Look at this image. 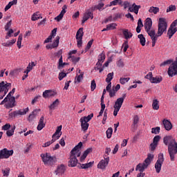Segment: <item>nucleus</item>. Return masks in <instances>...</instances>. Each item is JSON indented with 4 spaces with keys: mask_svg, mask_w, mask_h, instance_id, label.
I'll list each match as a JSON object with an SVG mask.
<instances>
[{
    "mask_svg": "<svg viewBox=\"0 0 177 177\" xmlns=\"http://www.w3.org/2000/svg\"><path fill=\"white\" fill-rule=\"evenodd\" d=\"M66 12H67V6L64 5L62 6V10L61 12L59 13V15L58 16H57L55 18V20H56L57 21H60V20H62V19H63L64 15H66Z\"/></svg>",
    "mask_w": 177,
    "mask_h": 177,
    "instance_id": "obj_16",
    "label": "nucleus"
},
{
    "mask_svg": "<svg viewBox=\"0 0 177 177\" xmlns=\"http://www.w3.org/2000/svg\"><path fill=\"white\" fill-rule=\"evenodd\" d=\"M152 109L153 110H159L160 109V101L157 99H154L152 101Z\"/></svg>",
    "mask_w": 177,
    "mask_h": 177,
    "instance_id": "obj_27",
    "label": "nucleus"
},
{
    "mask_svg": "<svg viewBox=\"0 0 177 177\" xmlns=\"http://www.w3.org/2000/svg\"><path fill=\"white\" fill-rule=\"evenodd\" d=\"M149 13H152L153 15H157L160 12V8L158 7L151 6L148 10Z\"/></svg>",
    "mask_w": 177,
    "mask_h": 177,
    "instance_id": "obj_30",
    "label": "nucleus"
},
{
    "mask_svg": "<svg viewBox=\"0 0 177 177\" xmlns=\"http://www.w3.org/2000/svg\"><path fill=\"white\" fill-rule=\"evenodd\" d=\"M142 6L136 5V3H133L132 6H131L129 8V12H131L135 13L136 15H138L139 13V9H140Z\"/></svg>",
    "mask_w": 177,
    "mask_h": 177,
    "instance_id": "obj_20",
    "label": "nucleus"
},
{
    "mask_svg": "<svg viewBox=\"0 0 177 177\" xmlns=\"http://www.w3.org/2000/svg\"><path fill=\"white\" fill-rule=\"evenodd\" d=\"M123 48V52H127L128 50V48H129V46L128 45V41H125L122 44Z\"/></svg>",
    "mask_w": 177,
    "mask_h": 177,
    "instance_id": "obj_55",
    "label": "nucleus"
},
{
    "mask_svg": "<svg viewBox=\"0 0 177 177\" xmlns=\"http://www.w3.org/2000/svg\"><path fill=\"white\" fill-rule=\"evenodd\" d=\"M15 129H16V126H14L11 129H8L6 131V135L7 136H8L9 138H10V136H13V135H15Z\"/></svg>",
    "mask_w": 177,
    "mask_h": 177,
    "instance_id": "obj_40",
    "label": "nucleus"
},
{
    "mask_svg": "<svg viewBox=\"0 0 177 177\" xmlns=\"http://www.w3.org/2000/svg\"><path fill=\"white\" fill-rule=\"evenodd\" d=\"M108 27V30L110 31V30H115L117 28V24L112 23L111 24L106 25Z\"/></svg>",
    "mask_w": 177,
    "mask_h": 177,
    "instance_id": "obj_49",
    "label": "nucleus"
},
{
    "mask_svg": "<svg viewBox=\"0 0 177 177\" xmlns=\"http://www.w3.org/2000/svg\"><path fill=\"white\" fill-rule=\"evenodd\" d=\"M161 81H162V77L161 76H156L155 77H153L151 80V84H160Z\"/></svg>",
    "mask_w": 177,
    "mask_h": 177,
    "instance_id": "obj_31",
    "label": "nucleus"
},
{
    "mask_svg": "<svg viewBox=\"0 0 177 177\" xmlns=\"http://www.w3.org/2000/svg\"><path fill=\"white\" fill-rule=\"evenodd\" d=\"M142 27H143V23L142 22V19H139L138 21V26L136 28V32L139 34L142 30Z\"/></svg>",
    "mask_w": 177,
    "mask_h": 177,
    "instance_id": "obj_35",
    "label": "nucleus"
},
{
    "mask_svg": "<svg viewBox=\"0 0 177 177\" xmlns=\"http://www.w3.org/2000/svg\"><path fill=\"white\" fill-rule=\"evenodd\" d=\"M122 34L125 39H131V37H133L132 32H131L128 29H125L122 31Z\"/></svg>",
    "mask_w": 177,
    "mask_h": 177,
    "instance_id": "obj_26",
    "label": "nucleus"
},
{
    "mask_svg": "<svg viewBox=\"0 0 177 177\" xmlns=\"http://www.w3.org/2000/svg\"><path fill=\"white\" fill-rule=\"evenodd\" d=\"M118 67L122 68L125 66V64H124V60L122 59H119L116 63Z\"/></svg>",
    "mask_w": 177,
    "mask_h": 177,
    "instance_id": "obj_53",
    "label": "nucleus"
},
{
    "mask_svg": "<svg viewBox=\"0 0 177 177\" xmlns=\"http://www.w3.org/2000/svg\"><path fill=\"white\" fill-rule=\"evenodd\" d=\"M13 149L8 150V149L4 148L0 150V156L1 157V160L9 158V157L13 156Z\"/></svg>",
    "mask_w": 177,
    "mask_h": 177,
    "instance_id": "obj_13",
    "label": "nucleus"
},
{
    "mask_svg": "<svg viewBox=\"0 0 177 177\" xmlns=\"http://www.w3.org/2000/svg\"><path fill=\"white\" fill-rule=\"evenodd\" d=\"M109 162H110V157L104 155V159L99 162L97 167L98 169H106L107 165H109Z\"/></svg>",
    "mask_w": 177,
    "mask_h": 177,
    "instance_id": "obj_12",
    "label": "nucleus"
},
{
    "mask_svg": "<svg viewBox=\"0 0 177 177\" xmlns=\"http://www.w3.org/2000/svg\"><path fill=\"white\" fill-rule=\"evenodd\" d=\"M57 93L55 91H53L52 90H46L43 93V97L45 99H48V97H52L53 96H56Z\"/></svg>",
    "mask_w": 177,
    "mask_h": 177,
    "instance_id": "obj_19",
    "label": "nucleus"
},
{
    "mask_svg": "<svg viewBox=\"0 0 177 177\" xmlns=\"http://www.w3.org/2000/svg\"><path fill=\"white\" fill-rule=\"evenodd\" d=\"M162 124L164 125V127L166 129V131H171V129H172L173 128L172 123L169 120L164 119L162 120Z\"/></svg>",
    "mask_w": 177,
    "mask_h": 177,
    "instance_id": "obj_21",
    "label": "nucleus"
},
{
    "mask_svg": "<svg viewBox=\"0 0 177 177\" xmlns=\"http://www.w3.org/2000/svg\"><path fill=\"white\" fill-rule=\"evenodd\" d=\"M41 158L44 165H53L56 162V158L50 156L48 153H41Z\"/></svg>",
    "mask_w": 177,
    "mask_h": 177,
    "instance_id": "obj_9",
    "label": "nucleus"
},
{
    "mask_svg": "<svg viewBox=\"0 0 177 177\" xmlns=\"http://www.w3.org/2000/svg\"><path fill=\"white\" fill-rule=\"evenodd\" d=\"M82 37H84V28H80L76 33V39L78 48L82 46Z\"/></svg>",
    "mask_w": 177,
    "mask_h": 177,
    "instance_id": "obj_14",
    "label": "nucleus"
},
{
    "mask_svg": "<svg viewBox=\"0 0 177 177\" xmlns=\"http://www.w3.org/2000/svg\"><path fill=\"white\" fill-rule=\"evenodd\" d=\"M106 138L108 139H110L111 138V136L113 135V128L109 127L106 131Z\"/></svg>",
    "mask_w": 177,
    "mask_h": 177,
    "instance_id": "obj_45",
    "label": "nucleus"
},
{
    "mask_svg": "<svg viewBox=\"0 0 177 177\" xmlns=\"http://www.w3.org/2000/svg\"><path fill=\"white\" fill-rule=\"evenodd\" d=\"M28 107L24 109H20L19 111H17V115H26L27 113H28Z\"/></svg>",
    "mask_w": 177,
    "mask_h": 177,
    "instance_id": "obj_36",
    "label": "nucleus"
},
{
    "mask_svg": "<svg viewBox=\"0 0 177 177\" xmlns=\"http://www.w3.org/2000/svg\"><path fill=\"white\" fill-rule=\"evenodd\" d=\"M17 111H15L12 112L9 111L8 117L9 118H15V117H17Z\"/></svg>",
    "mask_w": 177,
    "mask_h": 177,
    "instance_id": "obj_52",
    "label": "nucleus"
},
{
    "mask_svg": "<svg viewBox=\"0 0 177 177\" xmlns=\"http://www.w3.org/2000/svg\"><path fill=\"white\" fill-rule=\"evenodd\" d=\"M104 60H106V54H104V52H102L98 56V62H101L102 63H103Z\"/></svg>",
    "mask_w": 177,
    "mask_h": 177,
    "instance_id": "obj_43",
    "label": "nucleus"
},
{
    "mask_svg": "<svg viewBox=\"0 0 177 177\" xmlns=\"http://www.w3.org/2000/svg\"><path fill=\"white\" fill-rule=\"evenodd\" d=\"M103 65V62H100V61H97V64H96V66L95 67V70H99L100 73H102V71H103L104 70V67L102 66Z\"/></svg>",
    "mask_w": 177,
    "mask_h": 177,
    "instance_id": "obj_34",
    "label": "nucleus"
},
{
    "mask_svg": "<svg viewBox=\"0 0 177 177\" xmlns=\"http://www.w3.org/2000/svg\"><path fill=\"white\" fill-rule=\"evenodd\" d=\"M93 118V113L88 115V116L82 117L80 120L81 122L82 130L85 132L88 131V128H89V122Z\"/></svg>",
    "mask_w": 177,
    "mask_h": 177,
    "instance_id": "obj_7",
    "label": "nucleus"
},
{
    "mask_svg": "<svg viewBox=\"0 0 177 177\" xmlns=\"http://www.w3.org/2000/svg\"><path fill=\"white\" fill-rule=\"evenodd\" d=\"M45 120V118L44 116H41L39 119V124L37 125V131H42L44 128H45V122H44V120Z\"/></svg>",
    "mask_w": 177,
    "mask_h": 177,
    "instance_id": "obj_22",
    "label": "nucleus"
},
{
    "mask_svg": "<svg viewBox=\"0 0 177 177\" xmlns=\"http://www.w3.org/2000/svg\"><path fill=\"white\" fill-rule=\"evenodd\" d=\"M33 67H35V64L34 62H32L31 63H29L26 69L30 70L31 71V70H32Z\"/></svg>",
    "mask_w": 177,
    "mask_h": 177,
    "instance_id": "obj_62",
    "label": "nucleus"
},
{
    "mask_svg": "<svg viewBox=\"0 0 177 177\" xmlns=\"http://www.w3.org/2000/svg\"><path fill=\"white\" fill-rule=\"evenodd\" d=\"M52 143H55V140H51V141H48L43 144L42 147H49L52 145Z\"/></svg>",
    "mask_w": 177,
    "mask_h": 177,
    "instance_id": "obj_60",
    "label": "nucleus"
},
{
    "mask_svg": "<svg viewBox=\"0 0 177 177\" xmlns=\"http://www.w3.org/2000/svg\"><path fill=\"white\" fill-rule=\"evenodd\" d=\"M21 41H23V35H19L17 42V45L19 49L21 48Z\"/></svg>",
    "mask_w": 177,
    "mask_h": 177,
    "instance_id": "obj_44",
    "label": "nucleus"
},
{
    "mask_svg": "<svg viewBox=\"0 0 177 177\" xmlns=\"http://www.w3.org/2000/svg\"><path fill=\"white\" fill-rule=\"evenodd\" d=\"M13 32L14 31L12 30V29H8V32L6 35V39H9L10 37H12V34H13Z\"/></svg>",
    "mask_w": 177,
    "mask_h": 177,
    "instance_id": "obj_54",
    "label": "nucleus"
},
{
    "mask_svg": "<svg viewBox=\"0 0 177 177\" xmlns=\"http://www.w3.org/2000/svg\"><path fill=\"white\" fill-rule=\"evenodd\" d=\"M164 164V153H159L158 156V160L155 163V169L156 174H160L161 172V167Z\"/></svg>",
    "mask_w": 177,
    "mask_h": 177,
    "instance_id": "obj_11",
    "label": "nucleus"
},
{
    "mask_svg": "<svg viewBox=\"0 0 177 177\" xmlns=\"http://www.w3.org/2000/svg\"><path fill=\"white\" fill-rule=\"evenodd\" d=\"M39 111H41V109H35L32 113H30L29 115V117H28V120L29 121H31L32 120H34V118H35V117H37V115H38Z\"/></svg>",
    "mask_w": 177,
    "mask_h": 177,
    "instance_id": "obj_24",
    "label": "nucleus"
},
{
    "mask_svg": "<svg viewBox=\"0 0 177 177\" xmlns=\"http://www.w3.org/2000/svg\"><path fill=\"white\" fill-rule=\"evenodd\" d=\"M93 165V162H90L86 164H82L81 165V169H88V168H91Z\"/></svg>",
    "mask_w": 177,
    "mask_h": 177,
    "instance_id": "obj_41",
    "label": "nucleus"
},
{
    "mask_svg": "<svg viewBox=\"0 0 177 177\" xmlns=\"http://www.w3.org/2000/svg\"><path fill=\"white\" fill-rule=\"evenodd\" d=\"M60 136H62V133H57V134L55 135V133L52 136L53 138L52 140H54V142H56V140H57V139H59Z\"/></svg>",
    "mask_w": 177,
    "mask_h": 177,
    "instance_id": "obj_59",
    "label": "nucleus"
},
{
    "mask_svg": "<svg viewBox=\"0 0 177 177\" xmlns=\"http://www.w3.org/2000/svg\"><path fill=\"white\" fill-rule=\"evenodd\" d=\"M139 122V115H134L133 117V125H138V123Z\"/></svg>",
    "mask_w": 177,
    "mask_h": 177,
    "instance_id": "obj_46",
    "label": "nucleus"
},
{
    "mask_svg": "<svg viewBox=\"0 0 177 177\" xmlns=\"http://www.w3.org/2000/svg\"><path fill=\"white\" fill-rule=\"evenodd\" d=\"M66 77H67V73L64 72H61L59 73L58 78L59 81H62V80H63V78H66Z\"/></svg>",
    "mask_w": 177,
    "mask_h": 177,
    "instance_id": "obj_58",
    "label": "nucleus"
},
{
    "mask_svg": "<svg viewBox=\"0 0 177 177\" xmlns=\"http://www.w3.org/2000/svg\"><path fill=\"white\" fill-rule=\"evenodd\" d=\"M77 71L79 73L80 75H78V73H77L76 76L75 77V83L77 84L81 82L82 80H84V72L81 73V69L77 68Z\"/></svg>",
    "mask_w": 177,
    "mask_h": 177,
    "instance_id": "obj_17",
    "label": "nucleus"
},
{
    "mask_svg": "<svg viewBox=\"0 0 177 177\" xmlns=\"http://www.w3.org/2000/svg\"><path fill=\"white\" fill-rule=\"evenodd\" d=\"M11 26H12V20L7 22V24H6V26L4 27L6 31H8V30H9Z\"/></svg>",
    "mask_w": 177,
    "mask_h": 177,
    "instance_id": "obj_63",
    "label": "nucleus"
},
{
    "mask_svg": "<svg viewBox=\"0 0 177 177\" xmlns=\"http://www.w3.org/2000/svg\"><path fill=\"white\" fill-rule=\"evenodd\" d=\"M125 97H127V94H124L122 97L118 98L115 102V104L113 106V115L115 117H117L118 111H120V109H121V107H122V104L124 103V100H125Z\"/></svg>",
    "mask_w": 177,
    "mask_h": 177,
    "instance_id": "obj_8",
    "label": "nucleus"
},
{
    "mask_svg": "<svg viewBox=\"0 0 177 177\" xmlns=\"http://www.w3.org/2000/svg\"><path fill=\"white\" fill-rule=\"evenodd\" d=\"M114 78V73H110L107 75L106 78L105 80L106 82H111V80Z\"/></svg>",
    "mask_w": 177,
    "mask_h": 177,
    "instance_id": "obj_42",
    "label": "nucleus"
},
{
    "mask_svg": "<svg viewBox=\"0 0 177 177\" xmlns=\"http://www.w3.org/2000/svg\"><path fill=\"white\" fill-rule=\"evenodd\" d=\"M89 19H91V20L93 19V12L86 10V11L84 13L82 23L84 24L86 21H88Z\"/></svg>",
    "mask_w": 177,
    "mask_h": 177,
    "instance_id": "obj_15",
    "label": "nucleus"
},
{
    "mask_svg": "<svg viewBox=\"0 0 177 177\" xmlns=\"http://www.w3.org/2000/svg\"><path fill=\"white\" fill-rule=\"evenodd\" d=\"M153 158H154V155L149 153L147 155V158L144 160V162L142 163H139L136 166V171H139V172H145V169H147V167L150 165V164H151Z\"/></svg>",
    "mask_w": 177,
    "mask_h": 177,
    "instance_id": "obj_4",
    "label": "nucleus"
},
{
    "mask_svg": "<svg viewBox=\"0 0 177 177\" xmlns=\"http://www.w3.org/2000/svg\"><path fill=\"white\" fill-rule=\"evenodd\" d=\"M108 92L109 93L110 97H114V96H115V93H117V91L114 90V87H113L112 89L109 90Z\"/></svg>",
    "mask_w": 177,
    "mask_h": 177,
    "instance_id": "obj_56",
    "label": "nucleus"
},
{
    "mask_svg": "<svg viewBox=\"0 0 177 177\" xmlns=\"http://www.w3.org/2000/svg\"><path fill=\"white\" fill-rule=\"evenodd\" d=\"M64 172H66V165H64V164L58 165L57 169L55 170V174L63 175Z\"/></svg>",
    "mask_w": 177,
    "mask_h": 177,
    "instance_id": "obj_18",
    "label": "nucleus"
},
{
    "mask_svg": "<svg viewBox=\"0 0 177 177\" xmlns=\"http://www.w3.org/2000/svg\"><path fill=\"white\" fill-rule=\"evenodd\" d=\"M3 131H8L10 129V124H6L2 127Z\"/></svg>",
    "mask_w": 177,
    "mask_h": 177,
    "instance_id": "obj_64",
    "label": "nucleus"
},
{
    "mask_svg": "<svg viewBox=\"0 0 177 177\" xmlns=\"http://www.w3.org/2000/svg\"><path fill=\"white\" fill-rule=\"evenodd\" d=\"M82 147V142H80L71 151V156L68 160V167H71V168L77 167V164H78V160L77 159V157H80L81 156Z\"/></svg>",
    "mask_w": 177,
    "mask_h": 177,
    "instance_id": "obj_2",
    "label": "nucleus"
},
{
    "mask_svg": "<svg viewBox=\"0 0 177 177\" xmlns=\"http://www.w3.org/2000/svg\"><path fill=\"white\" fill-rule=\"evenodd\" d=\"M13 5H17V0H12V1H10L8 3V5L6 6L4 8L5 12H7V10H9V9H10V8L13 6Z\"/></svg>",
    "mask_w": 177,
    "mask_h": 177,
    "instance_id": "obj_32",
    "label": "nucleus"
},
{
    "mask_svg": "<svg viewBox=\"0 0 177 177\" xmlns=\"http://www.w3.org/2000/svg\"><path fill=\"white\" fill-rule=\"evenodd\" d=\"M138 38L140 39V43L142 45V46H145L146 45V38H145V36H143L142 34L138 35Z\"/></svg>",
    "mask_w": 177,
    "mask_h": 177,
    "instance_id": "obj_38",
    "label": "nucleus"
},
{
    "mask_svg": "<svg viewBox=\"0 0 177 177\" xmlns=\"http://www.w3.org/2000/svg\"><path fill=\"white\" fill-rule=\"evenodd\" d=\"M152 26L153 21L151 19V18H147L145 20L144 27L145 28V31L151 37L152 41V47L154 48V46H156V43L157 42V36L156 35V30L151 28Z\"/></svg>",
    "mask_w": 177,
    "mask_h": 177,
    "instance_id": "obj_3",
    "label": "nucleus"
},
{
    "mask_svg": "<svg viewBox=\"0 0 177 177\" xmlns=\"http://www.w3.org/2000/svg\"><path fill=\"white\" fill-rule=\"evenodd\" d=\"M39 19H42V15H41L39 12H35L31 17L32 21H37V20H39Z\"/></svg>",
    "mask_w": 177,
    "mask_h": 177,
    "instance_id": "obj_28",
    "label": "nucleus"
},
{
    "mask_svg": "<svg viewBox=\"0 0 177 177\" xmlns=\"http://www.w3.org/2000/svg\"><path fill=\"white\" fill-rule=\"evenodd\" d=\"M161 139V136H156L153 139V143H155L156 145H158V142H160Z\"/></svg>",
    "mask_w": 177,
    "mask_h": 177,
    "instance_id": "obj_57",
    "label": "nucleus"
},
{
    "mask_svg": "<svg viewBox=\"0 0 177 177\" xmlns=\"http://www.w3.org/2000/svg\"><path fill=\"white\" fill-rule=\"evenodd\" d=\"M89 153H92V148H88L86 151H84L83 156L80 157V162H83L84 160L88 157V154Z\"/></svg>",
    "mask_w": 177,
    "mask_h": 177,
    "instance_id": "obj_23",
    "label": "nucleus"
},
{
    "mask_svg": "<svg viewBox=\"0 0 177 177\" xmlns=\"http://www.w3.org/2000/svg\"><path fill=\"white\" fill-rule=\"evenodd\" d=\"M163 143L168 146V152L171 161H175V156L177 154V142L172 136H166L163 138Z\"/></svg>",
    "mask_w": 177,
    "mask_h": 177,
    "instance_id": "obj_1",
    "label": "nucleus"
},
{
    "mask_svg": "<svg viewBox=\"0 0 177 177\" xmlns=\"http://www.w3.org/2000/svg\"><path fill=\"white\" fill-rule=\"evenodd\" d=\"M0 104H5L6 109H13L16 106V98L15 97H10L6 100L4 98Z\"/></svg>",
    "mask_w": 177,
    "mask_h": 177,
    "instance_id": "obj_10",
    "label": "nucleus"
},
{
    "mask_svg": "<svg viewBox=\"0 0 177 177\" xmlns=\"http://www.w3.org/2000/svg\"><path fill=\"white\" fill-rule=\"evenodd\" d=\"M3 176H9V173L10 172V169L7 167L6 169H3L2 170Z\"/></svg>",
    "mask_w": 177,
    "mask_h": 177,
    "instance_id": "obj_50",
    "label": "nucleus"
},
{
    "mask_svg": "<svg viewBox=\"0 0 177 177\" xmlns=\"http://www.w3.org/2000/svg\"><path fill=\"white\" fill-rule=\"evenodd\" d=\"M116 5H122V0H113L110 2L109 6H115Z\"/></svg>",
    "mask_w": 177,
    "mask_h": 177,
    "instance_id": "obj_39",
    "label": "nucleus"
},
{
    "mask_svg": "<svg viewBox=\"0 0 177 177\" xmlns=\"http://www.w3.org/2000/svg\"><path fill=\"white\" fill-rule=\"evenodd\" d=\"M176 10V6L175 5H171L167 9V13H169V12H175Z\"/></svg>",
    "mask_w": 177,
    "mask_h": 177,
    "instance_id": "obj_51",
    "label": "nucleus"
},
{
    "mask_svg": "<svg viewBox=\"0 0 177 177\" xmlns=\"http://www.w3.org/2000/svg\"><path fill=\"white\" fill-rule=\"evenodd\" d=\"M160 127H153L151 129V133H153L154 135H158V133H160Z\"/></svg>",
    "mask_w": 177,
    "mask_h": 177,
    "instance_id": "obj_47",
    "label": "nucleus"
},
{
    "mask_svg": "<svg viewBox=\"0 0 177 177\" xmlns=\"http://www.w3.org/2000/svg\"><path fill=\"white\" fill-rule=\"evenodd\" d=\"M168 28V24H167V19L165 18H159L158 24V32L156 34L157 37V39H158V37H161L167 31V28Z\"/></svg>",
    "mask_w": 177,
    "mask_h": 177,
    "instance_id": "obj_5",
    "label": "nucleus"
},
{
    "mask_svg": "<svg viewBox=\"0 0 177 177\" xmlns=\"http://www.w3.org/2000/svg\"><path fill=\"white\" fill-rule=\"evenodd\" d=\"M91 89L92 92H93V91H95V89H96V82H95V80H93L91 81Z\"/></svg>",
    "mask_w": 177,
    "mask_h": 177,
    "instance_id": "obj_61",
    "label": "nucleus"
},
{
    "mask_svg": "<svg viewBox=\"0 0 177 177\" xmlns=\"http://www.w3.org/2000/svg\"><path fill=\"white\" fill-rule=\"evenodd\" d=\"M130 80L131 78L129 77H120V83L122 84V85H124L127 84V82H128V81H129Z\"/></svg>",
    "mask_w": 177,
    "mask_h": 177,
    "instance_id": "obj_48",
    "label": "nucleus"
},
{
    "mask_svg": "<svg viewBox=\"0 0 177 177\" xmlns=\"http://www.w3.org/2000/svg\"><path fill=\"white\" fill-rule=\"evenodd\" d=\"M68 64V63L63 62V56H61L59 59L57 68L61 70V68H63L64 66H67Z\"/></svg>",
    "mask_w": 177,
    "mask_h": 177,
    "instance_id": "obj_29",
    "label": "nucleus"
},
{
    "mask_svg": "<svg viewBox=\"0 0 177 177\" xmlns=\"http://www.w3.org/2000/svg\"><path fill=\"white\" fill-rule=\"evenodd\" d=\"M10 86H12V84L8 82L3 81L0 82V100H2L6 96Z\"/></svg>",
    "mask_w": 177,
    "mask_h": 177,
    "instance_id": "obj_6",
    "label": "nucleus"
},
{
    "mask_svg": "<svg viewBox=\"0 0 177 177\" xmlns=\"http://www.w3.org/2000/svg\"><path fill=\"white\" fill-rule=\"evenodd\" d=\"M59 41H60V37L57 36L55 40L53 41V44H51L53 46V48H54V49L55 48H57V46H59Z\"/></svg>",
    "mask_w": 177,
    "mask_h": 177,
    "instance_id": "obj_37",
    "label": "nucleus"
},
{
    "mask_svg": "<svg viewBox=\"0 0 177 177\" xmlns=\"http://www.w3.org/2000/svg\"><path fill=\"white\" fill-rule=\"evenodd\" d=\"M176 31H177V26L175 28L169 27L167 31V35H168L169 39H171L172 37H174V35L175 34V32H176Z\"/></svg>",
    "mask_w": 177,
    "mask_h": 177,
    "instance_id": "obj_25",
    "label": "nucleus"
},
{
    "mask_svg": "<svg viewBox=\"0 0 177 177\" xmlns=\"http://www.w3.org/2000/svg\"><path fill=\"white\" fill-rule=\"evenodd\" d=\"M59 99H56L49 106L50 110H55L59 106Z\"/></svg>",
    "mask_w": 177,
    "mask_h": 177,
    "instance_id": "obj_33",
    "label": "nucleus"
}]
</instances>
